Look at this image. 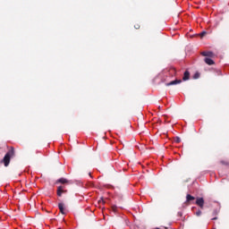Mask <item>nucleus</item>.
Returning a JSON list of instances; mask_svg holds the SVG:
<instances>
[{
  "mask_svg": "<svg viewBox=\"0 0 229 229\" xmlns=\"http://www.w3.org/2000/svg\"><path fill=\"white\" fill-rule=\"evenodd\" d=\"M135 30H140V25L139 23L134 25Z\"/></svg>",
  "mask_w": 229,
  "mask_h": 229,
  "instance_id": "obj_12",
  "label": "nucleus"
},
{
  "mask_svg": "<svg viewBox=\"0 0 229 229\" xmlns=\"http://www.w3.org/2000/svg\"><path fill=\"white\" fill-rule=\"evenodd\" d=\"M207 32L203 31L200 33L201 37H204Z\"/></svg>",
  "mask_w": 229,
  "mask_h": 229,
  "instance_id": "obj_16",
  "label": "nucleus"
},
{
  "mask_svg": "<svg viewBox=\"0 0 229 229\" xmlns=\"http://www.w3.org/2000/svg\"><path fill=\"white\" fill-rule=\"evenodd\" d=\"M15 157V148L13 147L5 154L4 158L2 159L1 163L4 165L5 167L10 165V160Z\"/></svg>",
  "mask_w": 229,
  "mask_h": 229,
  "instance_id": "obj_1",
  "label": "nucleus"
},
{
  "mask_svg": "<svg viewBox=\"0 0 229 229\" xmlns=\"http://www.w3.org/2000/svg\"><path fill=\"white\" fill-rule=\"evenodd\" d=\"M194 199H196V198H194L192 195L191 194H187L186 196V201L189 203L190 201H194Z\"/></svg>",
  "mask_w": 229,
  "mask_h": 229,
  "instance_id": "obj_10",
  "label": "nucleus"
},
{
  "mask_svg": "<svg viewBox=\"0 0 229 229\" xmlns=\"http://www.w3.org/2000/svg\"><path fill=\"white\" fill-rule=\"evenodd\" d=\"M196 205H198V207H199L200 208H203L205 205V199H203V198H197Z\"/></svg>",
  "mask_w": 229,
  "mask_h": 229,
  "instance_id": "obj_3",
  "label": "nucleus"
},
{
  "mask_svg": "<svg viewBox=\"0 0 229 229\" xmlns=\"http://www.w3.org/2000/svg\"><path fill=\"white\" fill-rule=\"evenodd\" d=\"M64 192H67V190H65V186H59L57 188V196L62 197V194H64Z\"/></svg>",
  "mask_w": 229,
  "mask_h": 229,
  "instance_id": "obj_4",
  "label": "nucleus"
},
{
  "mask_svg": "<svg viewBox=\"0 0 229 229\" xmlns=\"http://www.w3.org/2000/svg\"><path fill=\"white\" fill-rule=\"evenodd\" d=\"M189 78H191V73L189 72V71H185L182 77L183 81H187Z\"/></svg>",
  "mask_w": 229,
  "mask_h": 229,
  "instance_id": "obj_9",
  "label": "nucleus"
},
{
  "mask_svg": "<svg viewBox=\"0 0 229 229\" xmlns=\"http://www.w3.org/2000/svg\"><path fill=\"white\" fill-rule=\"evenodd\" d=\"M193 78L194 80H198V78H199V73H195Z\"/></svg>",
  "mask_w": 229,
  "mask_h": 229,
  "instance_id": "obj_14",
  "label": "nucleus"
},
{
  "mask_svg": "<svg viewBox=\"0 0 229 229\" xmlns=\"http://www.w3.org/2000/svg\"><path fill=\"white\" fill-rule=\"evenodd\" d=\"M200 55L202 56H208V58H214L216 56V55L212 51H204L201 52Z\"/></svg>",
  "mask_w": 229,
  "mask_h": 229,
  "instance_id": "obj_2",
  "label": "nucleus"
},
{
  "mask_svg": "<svg viewBox=\"0 0 229 229\" xmlns=\"http://www.w3.org/2000/svg\"><path fill=\"white\" fill-rule=\"evenodd\" d=\"M195 215L199 217V216H201V210H198Z\"/></svg>",
  "mask_w": 229,
  "mask_h": 229,
  "instance_id": "obj_13",
  "label": "nucleus"
},
{
  "mask_svg": "<svg viewBox=\"0 0 229 229\" xmlns=\"http://www.w3.org/2000/svg\"><path fill=\"white\" fill-rule=\"evenodd\" d=\"M204 62L207 64V65H214L215 64L214 60L210 59V57H206Z\"/></svg>",
  "mask_w": 229,
  "mask_h": 229,
  "instance_id": "obj_8",
  "label": "nucleus"
},
{
  "mask_svg": "<svg viewBox=\"0 0 229 229\" xmlns=\"http://www.w3.org/2000/svg\"><path fill=\"white\" fill-rule=\"evenodd\" d=\"M181 82H182V80L172 81L166 83V87H171V85H178V83H181Z\"/></svg>",
  "mask_w": 229,
  "mask_h": 229,
  "instance_id": "obj_7",
  "label": "nucleus"
},
{
  "mask_svg": "<svg viewBox=\"0 0 229 229\" xmlns=\"http://www.w3.org/2000/svg\"><path fill=\"white\" fill-rule=\"evenodd\" d=\"M55 183H62L63 185H65V184H69L70 182L69 180L65 179V178H60L58 179Z\"/></svg>",
  "mask_w": 229,
  "mask_h": 229,
  "instance_id": "obj_5",
  "label": "nucleus"
},
{
  "mask_svg": "<svg viewBox=\"0 0 229 229\" xmlns=\"http://www.w3.org/2000/svg\"><path fill=\"white\" fill-rule=\"evenodd\" d=\"M175 142H176L177 144H180V142H182V139H180V137H176V138H175Z\"/></svg>",
  "mask_w": 229,
  "mask_h": 229,
  "instance_id": "obj_11",
  "label": "nucleus"
},
{
  "mask_svg": "<svg viewBox=\"0 0 229 229\" xmlns=\"http://www.w3.org/2000/svg\"><path fill=\"white\" fill-rule=\"evenodd\" d=\"M216 220H217V216H215L212 218V221H216Z\"/></svg>",
  "mask_w": 229,
  "mask_h": 229,
  "instance_id": "obj_17",
  "label": "nucleus"
},
{
  "mask_svg": "<svg viewBox=\"0 0 229 229\" xmlns=\"http://www.w3.org/2000/svg\"><path fill=\"white\" fill-rule=\"evenodd\" d=\"M112 210H113V212H117V207L116 206H113L112 207Z\"/></svg>",
  "mask_w": 229,
  "mask_h": 229,
  "instance_id": "obj_15",
  "label": "nucleus"
},
{
  "mask_svg": "<svg viewBox=\"0 0 229 229\" xmlns=\"http://www.w3.org/2000/svg\"><path fill=\"white\" fill-rule=\"evenodd\" d=\"M64 207H65V205L63 202L58 204V208H59L61 214H63V215H65V208Z\"/></svg>",
  "mask_w": 229,
  "mask_h": 229,
  "instance_id": "obj_6",
  "label": "nucleus"
},
{
  "mask_svg": "<svg viewBox=\"0 0 229 229\" xmlns=\"http://www.w3.org/2000/svg\"><path fill=\"white\" fill-rule=\"evenodd\" d=\"M213 229H216V228H213Z\"/></svg>",
  "mask_w": 229,
  "mask_h": 229,
  "instance_id": "obj_18",
  "label": "nucleus"
}]
</instances>
